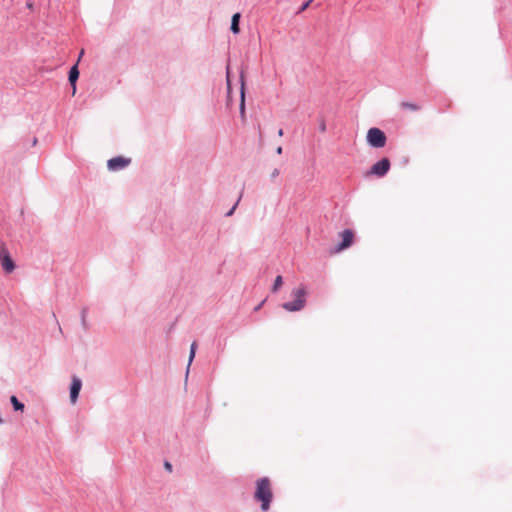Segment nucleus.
I'll use <instances>...</instances> for the list:
<instances>
[{
  "instance_id": "obj_8",
  "label": "nucleus",
  "mask_w": 512,
  "mask_h": 512,
  "mask_svg": "<svg viewBox=\"0 0 512 512\" xmlns=\"http://www.w3.org/2000/svg\"><path fill=\"white\" fill-rule=\"evenodd\" d=\"M0 263L6 273H11L15 269L14 261L10 257L9 253H6L2 257Z\"/></svg>"
},
{
  "instance_id": "obj_6",
  "label": "nucleus",
  "mask_w": 512,
  "mask_h": 512,
  "mask_svg": "<svg viewBox=\"0 0 512 512\" xmlns=\"http://www.w3.org/2000/svg\"><path fill=\"white\" fill-rule=\"evenodd\" d=\"M340 235L342 237V242L336 248V250H335L336 252H340V251L345 250L348 247H350L352 245L353 239H354V233H353V231H351L349 229L344 230Z\"/></svg>"
},
{
  "instance_id": "obj_19",
  "label": "nucleus",
  "mask_w": 512,
  "mask_h": 512,
  "mask_svg": "<svg viewBox=\"0 0 512 512\" xmlns=\"http://www.w3.org/2000/svg\"><path fill=\"white\" fill-rule=\"evenodd\" d=\"M227 86H228V91H230V78H229V70H227Z\"/></svg>"
},
{
  "instance_id": "obj_23",
  "label": "nucleus",
  "mask_w": 512,
  "mask_h": 512,
  "mask_svg": "<svg viewBox=\"0 0 512 512\" xmlns=\"http://www.w3.org/2000/svg\"><path fill=\"white\" fill-rule=\"evenodd\" d=\"M276 151H277L278 154H281L282 153V147L279 146Z\"/></svg>"
},
{
  "instance_id": "obj_9",
  "label": "nucleus",
  "mask_w": 512,
  "mask_h": 512,
  "mask_svg": "<svg viewBox=\"0 0 512 512\" xmlns=\"http://www.w3.org/2000/svg\"><path fill=\"white\" fill-rule=\"evenodd\" d=\"M79 77L77 65H74L69 72V82L73 87V94L76 92V81Z\"/></svg>"
},
{
  "instance_id": "obj_22",
  "label": "nucleus",
  "mask_w": 512,
  "mask_h": 512,
  "mask_svg": "<svg viewBox=\"0 0 512 512\" xmlns=\"http://www.w3.org/2000/svg\"><path fill=\"white\" fill-rule=\"evenodd\" d=\"M278 135H279V137H282V136H283V129H279V130H278Z\"/></svg>"
},
{
  "instance_id": "obj_7",
  "label": "nucleus",
  "mask_w": 512,
  "mask_h": 512,
  "mask_svg": "<svg viewBox=\"0 0 512 512\" xmlns=\"http://www.w3.org/2000/svg\"><path fill=\"white\" fill-rule=\"evenodd\" d=\"M81 386H82L81 380L77 377H73L71 388H70V399L73 404L77 401L79 392L81 390Z\"/></svg>"
},
{
  "instance_id": "obj_3",
  "label": "nucleus",
  "mask_w": 512,
  "mask_h": 512,
  "mask_svg": "<svg viewBox=\"0 0 512 512\" xmlns=\"http://www.w3.org/2000/svg\"><path fill=\"white\" fill-rule=\"evenodd\" d=\"M386 135L379 128H370L367 132V142L375 148H382L386 144Z\"/></svg>"
},
{
  "instance_id": "obj_18",
  "label": "nucleus",
  "mask_w": 512,
  "mask_h": 512,
  "mask_svg": "<svg viewBox=\"0 0 512 512\" xmlns=\"http://www.w3.org/2000/svg\"><path fill=\"white\" fill-rule=\"evenodd\" d=\"M311 3V0H309L308 2H306L302 7H301V10L300 11H304L308 8V6L310 5Z\"/></svg>"
},
{
  "instance_id": "obj_24",
  "label": "nucleus",
  "mask_w": 512,
  "mask_h": 512,
  "mask_svg": "<svg viewBox=\"0 0 512 512\" xmlns=\"http://www.w3.org/2000/svg\"><path fill=\"white\" fill-rule=\"evenodd\" d=\"M84 54V50H81L80 57Z\"/></svg>"
},
{
  "instance_id": "obj_15",
  "label": "nucleus",
  "mask_w": 512,
  "mask_h": 512,
  "mask_svg": "<svg viewBox=\"0 0 512 512\" xmlns=\"http://www.w3.org/2000/svg\"><path fill=\"white\" fill-rule=\"evenodd\" d=\"M282 283H283L282 276H277L275 278L274 285L272 288L273 292H276L282 286Z\"/></svg>"
},
{
  "instance_id": "obj_16",
  "label": "nucleus",
  "mask_w": 512,
  "mask_h": 512,
  "mask_svg": "<svg viewBox=\"0 0 512 512\" xmlns=\"http://www.w3.org/2000/svg\"><path fill=\"white\" fill-rule=\"evenodd\" d=\"M241 197H242V193H241V194H240V196L238 197V200H237V202L235 203V205L232 207V209H231L229 212H227V213H226V216H231V215L234 213V211H235V209H236V207H237V205H238V203H239V201H240Z\"/></svg>"
},
{
  "instance_id": "obj_10",
  "label": "nucleus",
  "mask_w": 512,
  "mask_h": 512,
  "mask_svg": "<svg viewBox=\"0 0 512 512\" xmlns=\"http://www.w3.org/2000/svg\"><path fill=\"white\" fill-rule=\"evenodd\" d=\"M239 20H240V14L239 13H236L232 16V20H231V31L234 33V34H238L239 33Z\"/></svg>"
},
{
  "instance_id": "obj_11",
  "label": "nucleus",
  "mask_w": 512,
  "mask_h": 512,
  "mask_svg": "<svg viewBox=\"0 0 512 512\" xmlns=\"http://www.w3.org/2000/svg\"><path fill=\"white\" fill-rule=\"evenodd\" d=\"M240 112L242 116L245 114V93H244V81L243 76H241V102H240Z\"/></svg>"
},
{
  "instance_id": "obj_4",
  "label": "nucleus",
  "mask_w": 512,
  "mask_h": 512,
  "mask_svg": "<svg viewBox=\"0 0 512 512\" xmlns=\"http://www.w3.org/2000/svg\"><path fill=\"white\" fill-rule=\"evenodd\" d=\"M389 169H390L389 159L383 158L371 167L370 174L376 175L378 177H383L389 171Z\"/></svg>"
},
{
  "instance_id": "obj_25",
  "label": "nucleus",
  "mask_w": 512,
  "mask_h": 512,
  "mask_svg": "<svg viewBox=\"0 0 512 512\" xmlns=\"http://www.w3.org/2000/svg\"><path fill=\"white\" fill-rule=\"evenodd\" d=\"M2 422H3V421H2V418L0 417V423H2Z\"/></svg>"
},
{
  "instance_id": "obj_1",
  "label": "nucleus",
  "mask_w": 512,
  "mask_h": 512,
  "mask_svg": "<svg viewBox=\"0 0 512 512\" xmlns=\"http://www.w3.org/2000/svg\"><path fill=\"white\" fill-rule=\"evenodd\" d=\"M272 496L270 480L266 477L259 479L256 483L255 499L261 502L263 511L268 510Z\"/></svg>"
},
{
  "instance_id": "obj_5",
  "label": "nucleus",
  "mask_w": 512,
  "mask_h": 512,
  "mask_svg": "<svg viewBox=\"0 0 512 512\" xmlns=\"http://www.w3.org/2000/svg\"><path fill=\"white\" fill-rule=\"evenodd\" d=\"M130 162L131 160L129 158L119 156L108 160L107 166L109 170L117 171L128 166Z\"/></svg>"
},
{
  "instance_id": "obj_13",
  "label": "nucleus",
  "mask_w": 512,
  "mask_h": 512,
  "mask_svg": "<svg viewBox=\"0 0 512 512\" xmlns=\"http://www.w3.org/2000/svg\"><path fill=\"white\" fill-rule=\"evenodd\" d=\"M11 403H12V405H13V407H14V409H15V410L23 411V409H24V404H22L21 402H19L16 396H12V397H11Z\"/></svg>"
},
{
  "instance_id": "obj_20",
  "label": "nucleus",
  "mask_w": 512,
  "mask_h": 512,
  "mask_svg": "<svg viewBox=\"0 0 512 512\" xmlns=\"http://www.w3.org/2000/svg\"><path fill=\"white\" fill-rule=\"evenodd\" d=\"M27 8L30 9V10H33V3L32 2H27L26 4Z\"/></svg>"
},
{
  "instance_id": "obj_21",
  "label": "nucleus",
  "mask_w": 512,
  "mask_h": 512,
  "mask_svg": "<svg viewBox=\"0 0 512 512\" xmlns=\"http://www.w3.org/2000/svg\"><path fill=\"white\" fill-rule=\"evenodd\" d=\"M165 467H166L169 471H171V469H172V466H171V464H170L169 462H166V463H165Z\"/></svg>"
},
{
  "instance_id": "obj_14",
  "label": "nucleus",
  "mask_w": 512,
  "mask_h": 512,
  "mask_svg": "<svg viewBox=\"0 0 512 512\" xmlns=\"http://www.w3.org/2000/svg\"><path fill=\"white\" fill-rule=\"evenodd\" d=\"M196 347H197L196 342H193V343L191 344V348H190V355H189V362H188V366H190V365H191V363H192V361H193V359H194V357H195Z\"/></svg>"
},
{
  "instance_id": "obj_17",
  "label": "nucleus",
  "mask_w": 512,
  "mask_h": 512,
  "mask_svg": "<svg viewBox=\"0 0 512 512\" xmlns=\"http://www.w3.org/2000/svg\"><path fill=\"white\" fill-rule=\"evenodd\" d=\"M279 175H280V170H279V169H277V168H275V169L271 172L270 177H271L272 179H275V178H277Z\"/></svg>"
},
{
  "instance_id": "obj_2",
  "label": "nucleus",
  "mask_w": 512,
  "mask_h": 512,
  "mask_svg": "<svg viewBox=\"0 0 512 512\" xmlns=\"http://www.w3.org/2000/svg\"><path fill=\"white\" fill-rule=\"evenodd\" d=\"M292 296L295 298L293 302H286L282 305V307L290 312L300 311L304 308L306 303V290L304 287H299L292 291Z\"/></svg>"
},
{
  "instance_id": "obj_12",
  "label": "nucleus",
  "mask_w": 512,
  "mask_h": 512,
  "mask_svg": "<svg viewBox=\"0 0 512 512\" xmlns=\"http://www.w3.org/2000/svg\"><path fill=\"white\" fill-rule=\"evenodd\" d=\"M401 108L402 109H405V110H410V111H417L419 110V106L415 103H411V102H402L400 104Z\"/></svg>"
}]
</instances>
